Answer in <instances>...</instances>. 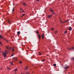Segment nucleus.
<instances>
[{"label":"nucleus","mask_w":74,"mask_h":74,"mask_svg":"<svg viewBox=\"0 0 74 74\" xmlns=\"http://www.w3.org/2000/svg\"><path fill=\"white\" fill-rule=\"evenodd\" d=\"M66 21H64L62 22V23H64L65 22H66Z\"/></svg>","instance_id":"4be33fe9"},{"label":"nucleus","mask_w":74,"mask_h":74,"mask_svg":"<svg viewBox=\"0 0 74 74\" xmlns=\"http://www.w3.org/2000/svg\"><path fill=\"white\" fill-rule=\"evenodd\" d=\"M66 21V22H68V21H69V20H67V21Z\"/></svg>","instance_id":"cd10ccee"},{"label":"nucleus","mask_w":74,"mask_h":74,"mask_svg":"<svg viewBox=\"0 0 74 74\" xmlns=\"http://www.w3.org/2000/svg\"><path fill=\"white\" fill-rule=\"evenodd\" d=\"M14 59L15 60H18V58H14Z\"/></svg>","instance_id":"ddd939ff"},{"label":"nucleus","mask_w":74,"mask_h":74,"mask_svg":"<svg viewBox=\"0 0 74 74\" xmlns=\"http://www.w3.org/2000/svg\"><path fill=\"white\" fill-rule=\"evenodd\" d=\"M20 12V13H22V12Z\"/></svg>","instance_id":"37998d69"},{"label":"nucleus","mask_w":74,"mask_h":74,"mask_svg":"<svg viewBox=\"0 0 74 74\" xmlns=\"http://www.w3.org/2000/svg\"><path fill=\"white\" fill-rule=\"evenodd\" d=\"M22 16H22H22H21V17H22Z\"/></svg>","instance_id":"c03bdc74"},{"label":"nucleus","mask_w":74,"mask_h":74,"mask_svg":"<svg viewBox=\"0 0 74 74\" xmlns=\"http://www.w3.org/2000/svg\"><path fill=\"white\" fill-rule=\"evenodd\" d=\"M21 33V32L19 31H18L17 32V34H20Z\"/></svg>","instance_id":"1a4fd4ad"},{"label":"nucleus","mask_w":74,"mask_h":74,"mask_svg":"<svg viewBox=\"0 0 74 74\" xmlns=\"http://www.w3.org/2000/svg\"><path fill=\"white\" fill-rule=\"evenodd\" d=\"M36 33H38H38H39V32H38V31H37L36 32Z\"/></svg>","instance_id":"bb28decb"},{"label":"nucleus","mask_w":74,"mask_h":74,"mask_svg":"<svg viewBox=\"0 0 74 74\" xmlns=\"http://www.w3.org/2000/svg\"><path fill=\"white\" fill-rule=\"evenodd\" d=\"M53 14H55V13H53Z\"/></svg>","instance_id":"49530a36"},{"label":"nucleus","mask_w":74,"mask_h":74,"mask_svg":"<svg viewBox=\"0 0 74 74\" xmlns=\"http://www.w3.org/2000/svg\"><path fill=\"white\" fill-rule=\"evenodd\" d=\"M60 22L61 23H63V22L61 21V20H60Z\"/></svg>","instance_id":"4468645a"},{"label":"nucleus","mask_w":74,"mask_h":74,"mask_svg":"<svg viewBox=\"0 0 74 74\" xmlns=\"http://www.w3.org/2000/svg\"><path fill=\"white\" fill-rule=\"evenodd\" d=\"M8 22L9 23H10V24H11V21H10V20H8Z\"/></svg>","instance_id":"423d86ee"},{"label":"nucleus","mask_w":74,"mask_h":74,"mask_svg":"<svg viewBox=\"0 0 74 74\" xmlns=\"http://www.w3.org/2000/svg\"><path fill=\"white\" fill-rule=\"evenodd\" d=\"M39 55H41V53L39 52Z\"/></svg>","instance_id":"dca6fc26"},{"label":"nucleus","mask_w":74,"mask_h":74,"mask_svg":"<svg viewBox=\"0 0 74 74\" xmlns=\"http://www.w3.org/2000/svg\"><path fill=\"white\" fill-rule=\"evenodd\" d=\"M28 69V67L27 66L25 68V70H27V69Z\"/></svg>","instance_id":"f3484780"},{"label":"nucleus","mask_w":74,"mask_h":74,"mask_svg":"<svg viewBox=\"0 0 74 74\" xmlns=\"http://www.w3.org/2000/svg\"><path fill=\"white\" fill-rule=\"evenodd\" d=\"M67 31H66L65 32H64V33H67Z\"/></svg>","instance_id":"a211bd4d"},{"label":"nucleus","mask_w":74,"mask_h":74,"mask_svg":"<svg viewBox=\"0 0 74 74\" xmlns=\"http://www.w3.org/2000/svg\"><path fill=\"white\" fill-rule=\"evenodd\" d=\"M23 5H24L25 6H26V5L25 4V3H23Z\"/></svg>","instance_id":"f8f14e48"},{"label":"nucleus","mask_w":74,"mask_h":74,"mask_svg":"<svg viewBox=\"0 0 74 74\" xmlns=\"http://www.w3.org/2000/svg\"><path fill=\"white\" fill-rule=\"evenodd\" d=\"M69 66H68L67 67H65L64 68V69H69Z\"/></svg>","instance_id":"20e7f679"},{"label":"nucleus","mask_w":74,"mask_h":74,"mask_svg":"<svg viewBox=\"0 0 74 74\" xmlns=\"http://www.w3.org/2000/svg\"><path fill=\"white\" fill-rule=\"evenodd\" d=\"M14 56V54H12V56Z\"/></svg>","instance_id":"473e14b6"},{"label":"nucleus","mask_w":74,"mask_h":74,"mask_svg":"<svg viewBox=\"0 0 74 74\" xmlns=\"http://www.w3.org/2000/svg\"><path fill=\"white\" fill-rule=\"evenodd\" d=\"M8 40L7 41V42H8Z\"/></svg>","instance_id":"a18cd8bd"},{"label":"nucleus","mask_w":74,"mask_h":74,"mask_svg":"<svg viewBox=\"0 0 74 74\" xmlns=\"http://www.w3.org/2000/svg\"><path fill=\"white\" fill-rule=\"evenodd\" d=\"M0 38H3V36L1 35H0Z\"/></svg>","instance_id":"2eb2a0df"},{"label":"nucleus","mask_w":74,"mask_h":74,"mask_svg":"<svg viewBox=\"0 0 74 74\" xmlns=\"http://www.w3.org/2000/svg\"><path fill=\"white\" fill-rule=\"evenodd\" d=\"M3 39L4 40H5V38H3Z\"/></svg>","instance_id":"c9c22d12"},{"label":"nucleus","mask_w":74,"mask_h":74,"mask_svg":"<svg viewBox=\"0 0 74 74\" xmlns=\"http://www.w3.org/2000/svg\"><path fill=\"white\" fill-rule=\"evenodd\" d=\"M50 11L52 12H53V10L52 9L50 10Z\"/></svg>","instance_id":"9b49d317"},{"label":"nucleus","mask_w":74,"mask_h":74,"mask_svg":"<svg viewBox=\"0 0 74 74\" xmlns=\"http://www.w3.org/2000/svg\"><path fill=\"white\" fill-rule=\"evenodd\" d=\"M69 30H70V31H71V30H72V28H71V27H69Z\"/></svg>","instance_id":"39448f33"},{"label":"nucleus","mask_w":74,"mask_h":74,"mask_svg":"<svg viewBox=\"0 0 74 74\" xmlns=\"http://www.w3.org/2000/svg\"><path fill=\"white\" fill-rule=\"evenodd\" d=\"M42 38L43 39H44V34H42Z\"/></svg>","instance_id":"0eeeda50"},{"label":"nucleus","mask_w":74,"mask_h":74,"mask_svg":"<svg viewBox=\"0 0 74 74\" xmlns=\"http://www.w3.org/2000/svg\"><path fill=\"white\" fill-rule=\"evenodd\" d=\"M50 11L52 12H53V10L52 9L50 10Z\"/></svg>","instance_id":"9d476101"},{"label":"nucleus","mask_w":74,"mask_h":74,"mask_svg":"<svg viewBox=\"0 0 74 74\" xmlns=\"http://www.w3.org/2000/svg\"><path fill=\"white\" fill-rule=\"evenodd\" d=\"M52 16V15H49L48 16V18H51V17Z\"/></svg>","instance_id":"7ed1b4c3"},{"label":"nucleus","mask_w":74,"mask_h":74,"mask_svg":"<svg viewBox=\"0 0 74 74\" xmlns=\"http://www.w3.org/2000/svg\"><path fill=\"white\" fill-rule=\"evenodd\" d=\"M26 74H29V73H27Z\"/></svg>","instance_id":"f704fd0d"},{"label":"nucleus","mask_w":74,"mask_h":74,"mask_svg":"<svg viewBox=\"0 0 74 74\" xmlns=\"http://www.w3.org/2000/svg\"><path fill=\"white\" fill-rule=\"evenodd\" d=\"M20 64H22V62H21V61H20Z\"/></svg>","instance_id":"5701e85b"},{"label":"nucleus","mask_w":74,"mask_h":74,"mask_svg":"<svg viewBox=\"0 0 74 74\" xmlns=\"http://www.w3.org/2000/svg\"><path fill=\"white\" fill-rule=\"evenodd\" d=\"M11 47H10V49H11Z\"/></svg>","instance_id":"ea45409f"},{"label":"nucleus","mask_w":74,"mask_h":74,"mask_svg":"<svg viewBox=\"0 0 74 74\" xmlns=\"http://www.w3.org/2000/svg\"><path fill=\"white\" fill-rule=\"evenodd\" d=\"M25 15V14H23L22 15V16H24V15Z\"/></svg>","instance_id":"c85d7f7f"},{"label":"nucleus","mask_w":74,"mask_h":74,"mask_svg":"<svg viewBox=\"0 0 74 74\" xmlns=\"http://www.w3.org/2000/svg\"><path fill=\"white\" fill-rule=\"evenodd\" d=\"M22 11H23V12H25V11H23V10H22Z\"/></svg>","instance_id":"2f4dec72"},{"label":"nucleus","mask_w":74,"mask_h":74,"mask_svg":"<svg viewBox=\"0 0 74 74\" xmlns=\"http://www.w3.org/2000/svg\"><path fill=\"white\" fill-rule=\"evenodd\" d=\"M53 66H56V64H54Z\"/></svg>","instance_id":"412c9836"},{"label":"nucleus","mask_w":74,"mask_h":74,"mask_svg":"<svg viewBox=\"0 0 74 74\" xmlns=\"http://www.w3.org/2000/svg\"><path fill=\"white\" fill-rule=\"evenodd\" d=\"M20 10H22V8H20Z\"/></svg>","instance_id":"e433bc0d"},{"label":"nucleus","mask_w":74,"mask_h":74,"mask_svg":"<svg viewBox=\"0 0 74 74\" xmlns=\"http://www.w3.org/2000/svg\"><path fill=\"white\" fill-rule=\"evenodd\" d=\"M69 49H70V50L73 49H74V47H72L71 48H69Z\"/></svg>","instance_id":"6e6552de"},{"label":"nucleus","mask_w":74,"mask_h":74,"mask_svg":"<svg viewBox=\"0 0 74 74\" xmlns=\"http://www.w3.org/2000/svg\"><path fill=\"white\" fill-rule=\"evenodd\" d=\"M7 69H8V70H11V69H10V68H8Z\"/></svg>","instance_id":"a878e982"},{"label":"nucleus","mask_w":74,"mask_h":74,"mask_svg":"<svg viewBox=\"0 0 74 74\" xmlns=\"http://www.w3.org/2000/svg\"><path fill=\"white\" fill-rule=\"evenodd\" d=\"M12 51H14V48H13L12 49Z\"/></svg>","instance_id":"aec40b11"},{"label":"nucleus","mask_w":74,"mask_h":74,"mask_svg":"<svg viewBox=\"0 0 74 74\" xmlns=\"http://www.w3.org/2000/svg\"><path fill=\"white\" fill-rule=\"evenodd\" d=\"M36 0V1H40V0Z\"/></svg>","instance_id":"7c9ffc66"},{"label":"nucleus","mask_w":74,"mask_h":74,"mask_svg":"<svg viewBox=\"0 0 74 74\" xmlns=\"http://www.w3.org/2000/svg\"><path fill=\"white\" fill-rule=\"evenodd\" d=\"M38 38L39 40H40V38H41V35H39L38 36Z\"/></svg>","instance_id":"f257e3e1"},{"label":"nucleus","mask_w":74,"mask_h":74,"mask_svg":"<svg viewBox=\"0 0 74 74\" xmlns=\"http://www.w3.org/2000/svg\"><path fill=\"white\" fill-rule=\"evenodd\" d=\"M14 11V9H13V11Z\"/></svg>","instance_id":"4c0bfd02"},{"label":"nucleus","mask_w":74,"mask_h":74,"mask_svg":"<svg viewBox=\"0 0 74 74\" xmlns=\"http://www.w3.org/2000/svg\"><path fill=\"white\" fill-rule=\"evenodd\" d=\"M51 29H52V30H53V28H52Z\"/></svg>","instance_id":"72a5a7b5"},{"label":"nucleus","mask_w":74,"mask_h":74,"mask_svg":"<svg viewBox=\"0 0 74 74\" xmlns=\"http://www.w3.org/2000/svg\"><path fill=\"white\" fill-rule=\"evenodd\" d=\"M1 44V42H0V44Z\"/></svg>","instance_id":"58836bf2"},{"label":"nucleus","mask_w":74,"mask_h":74,"mask_svg":"<svg viewBox=\"0 0 74 74\" xmlns=\"http://www.w3.org/2000/svg\"><path fill=\"white\" fill-rule=\"evenodd\" d=\"M5 52L6 53H8V52H7V50L5 51Z\"/></svg>","instance_id":"393cba45"},{"label":"nucleus","mask_w":74,"mask_h":74,"mask_svg":"<svg viewBox=\"0 0 74 74\" xmlns=\"http://www.w3.org/2000/svg\"><path fill=\"white\" fill-rule=\"evenodd\" d=\"M11 64H12V65H13V64H12V62L11 63Z\"/></svg>","instance_id":"a19ab883"},{"label":"nucleus","mask_w":74,"mask_h":74,"mask_svg":"<svg viewBox=\"0 0 74 74\" xmlns=\"http://www.w3.org/2000/svg\"><path fill=\"white\" fill-rule=\"evenodd\" d=\"M58 31H57L55 32V33L56 34L57 33H58Z\"/></svg>","instance_id":"6ab92c4d"},{"label":"nucleus","mask_w":74,"mask_h":74,"mask_svg":"<svg viewBox=\"0 0 74 74\" xmlns=\"http://www.w3.org/2000/svg\"><path fill=\"white\" fill-rule=\"evenodd\" d=\"M17 71V69H15V71Z\"/></svg>","instance_id":"b1692460"},{"label":"nucleus","mask_w":74,"mask_h":74,"mask_svg":"<svg viewBox=\"0 0 74 74\" xmlns=\"http://www.w3.org/2000/svg\"><path fill=\"white\" fill-rule=\"evenodd\" d=\"M3 55H4V58L6 56V53H3Z\"/></svg>","instance_id":"f03ea898"},{"label":"nucleus","mask_w":74,"mask_h":74,"mask_svg":"<svg viewBox=\"0 0 74 74\" xmlns=\"http://www.w3.org/2000/svg\"><path fill=\"white\" fill-rule=\"evenodd\" d=\"M7 49H8V46L7 47Z\"/></svg>","instance_id":"c756f323"},{"label":"nucleus","mask_w":74,"mask_h":74,"mask_svg":"<svg viewBox=\"0 0 74 74\" xmlns=\"http://www.w3.org/2000/svg\"><path fill=\"white\" fill-rule=\"evenodd\" d=\"M45 60H43V62H44Z\"/></svg>","instance_id":"79ce46f5"}]
</instances>
